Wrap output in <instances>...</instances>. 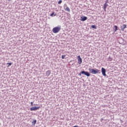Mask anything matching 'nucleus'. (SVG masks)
<instances>
[{
  "label": "nucleus",
  "instance_id": "7ed1b4c3",
  "mask_svg": "<svg viewBox=\"0 0 127 127\" xmlns=\"http://www.w3.org/2000/svg\"><path fill=\"white\" fill-rule=\"evenodd\" d=\"M81 73H82L83 75H85V76H87V77H90L91 75L90 74V73L89 72L85 71L84 70L81 71Z\"/></svg>",
  "mask_w": 127,
  "mask_h": 127
},
{
  "label": "nucleus",
  "instance_id": "b1692460",
  "mask_svg": "<svg viewBox=\"0 0 127 127\" xmlns=\"http://www.w3.org/2000/svg\"><path fill=\"white\" fill-rule=\"evenodd\" d=\"M107 8H105V7H103V9H104V11H106V9Z\"/></svg>",
  "mask_w": 127,
  "mask_h": 127
},
{
  "label": "nucleus",
  "instance_id": "412c9836",
  "mask_svg": "<svg viewBox=\"0 0 127 127\" xmlns=\"http://www.w3.org/2000/svg\"><path fill=\"white\" fill-rule=\"evenodd\" d=\"M108 2H109V0H106L105 3H108Z\"/></svg>",
  "mask_w": 127,
  "mask_h": 127
},
{
  "label": "nucleus",
  "instance_id": "423d86ee",
  "mask_svg": "<svg viewBox=\"0 0 127 127\" xmlns=\"http://www.w3.org/2000/svg\"><path fill=\"white\" fill-rule=\"evenodd\" d=\"M87 19H88V18L86 16H82L80 17V20L81 21H85V20H87Z\"/></svg>",
  "mask_w": 127,
  "mask_h": 127
},
{
  "label": "nucleus",
  "instance_id": "9b49d317",
  "mask_svg": "<svg viewBox=\"0 0 127 127\" xmlns=\"http://www.w3.org/2000/svg\"><path fill=\"white\" fill-rule=\"evenodd\" d=\"M36 120H35L33 122H32V126H35V125H36Z\"/></svg>",
  "mask_w": 127,
  "mask_h": 127
},
{
  "label": "nucleus",
  "instance_id": "f3484780",
  "mask_svg": "<svg viewBox=\"0 0 127 127\" xmlns=\"http://www.w3.org/2000/svg\"><path fill=\"white\" fill-rule=\"evenodd\" d=\"M65 57H66V55H63L62 56V59H65Z\"/></svg>",
  "mask_w": 127,
  "mask_h": 127
},
{
  "label": "nucleus",
  "instance_id": "1a4fd4ad",
  "mask_svg": "<svg viewBox=\"0 0 127 127\" xmlns=\"http://www.w3.org/2000/svg\"><path fill=\"white\" fill-rule=\"evenodd\" d=\"M50 74H51V71L49 70L47 71H46V74L47 77H49L50 75Z\"/></svg>",
  "mask_w": 127,
  "mask_h": 127
},
{
  "label": "nucleus",
  "instance_id": "4468645a",
  "mask_svg": "<svg viewBox=\"0 0 127 127\" xmlns=\"http://www.w3.org/2000/svg\"><path fill=\"white\" fill-rule=\"evenodd\" d=\"M92 28H94V29H97V26L95 25H93L91 26Z\"/></svg>",
  "mask_w": 127,
  "mask_h": 127
},
{
  "label": "nucleus",
  "instance_id": "39448f33",
  "mask_svg": "<svg viewBox=\"0 0 127 127\" xmlns=\"http://www.w3.org/2000/svg\"><path fill=\"white\" fill-rule=\"evenodd\" d=\"M101 71L102 75H103V76H107V74H106V69L105 68L102 67Z\"/></svg>",
  "mask_w": 127,
  "mask_h": 127
},
{
  "label": "nucleus",
  "instance_id": "5701e85b",
  "mask_svg": "<svg viewBox=\"0 0 127 127\" xmlns=\"http://www.w3.org/2000/svg\"><path fill=\"white\" fill-rule=\"evenodd\" d=\"M103 121H104V119L102 118V119H101L100 122H103Z\"/></svg>",
  "mask_w": 127,
  "mask_h": 127
},
{
  "label": "nucleus",
  "instance_id": "0eeeda50",
  "mask_svg": "<svg viewBox=\"0 0 127 127\" xmlns=\"http://www.w3.org/2000/svg\"><path fill=\"white\" fill-rule=\"evenodd\" d=\"M77 59L78 61V64H82V58H81V57H80V56H78L77 57Z\"/></svg>",
  "mask_w": 127,
  "mask_h": 127
},
{
  "label": "nucleus",
  "instance_id": "2eb2a0df",
  "mask_svg": "<svg viewBox=\"0 0 127 127\" xmlns=\"http://www.w3.org/2000/svg\"><path fill=\"white\" fill-rule=\"evenodd\" d=\"M54 13H55V12H53L51 15L50 16H53V15L54 16H56V14H54Z\"/></svg>",
  "mask_w": 127,
  "mask_h": 127
},
{
  "label": "nucleus",
  "instance_id": "9d476101",
  "mask_svg": "<svg viewBox=\"0 0 127 127\" xmlns=\"http://www.w3.org/2000/svg\"><path fill=\"white\" fill-rule=\"evenodd\" d=\"M64 8L65 9V10H66V11H68V12H70V8L69 7L66 6V8H65V6H64Z\"/></svg>",
  "mask_w": 127,
  "mask_h": 127
},
{
  "label": "nucleus",
  "instance_id": "aec40b11",
  "mask_svg": "<svg viewBox=\"0 0 127 127\" xmlns=\"http://www.w3.org/2000/svg\"><path fill=\"white\" fill-rule=\"evenodd\" d=\"M78 75L79 76H82V73H81V71L80 72Z\"/></svg>",
  "mask_w": 127,
  "mask_h": 127
},
{
  "label": "nucleus",
  "instance_id": "a211bd4d",
  "mask_svg": "<svg viewBox=\"0 0 127 127\" xmlns=\"http://www.w3.org/2000/svg\"><path fill=\"white\" fill-rule=\"evenodd\" d=\"M108 61H112L113 60V59L111 58V57H109L108 59Z\"/></svg>",
  "mask_w": 127,
  "mask_h": 127
},
{
  "label": "nucleus",
  "instance_id": "f257e3e1",
  "mask_svg": "<svg viewBox=\"0 0 127 127\" xmlns=\"http://www.w3.org/2000/svg\"><path fill=\"white\" fill-rule=\"evenodd\" d=\"M90 73H91V74H100L101 72H100V70H98V69L97 68H89V69Z\"/></svg>",
  "mask_w": 127,
  "mask_h": 127
},
{
  "label": "nucleus",
  "instance_id": "6e6552de",
  "mask_svg": "<svg viewBox=\"0 0 127 127\" xmlns=\"http://www.w3.org/2000/svg\"><path fill=\"white\" fill-rule=\"evenodd\" d=\"M121 30H122V31H124L125 29L127 28V25L124 24L123 25L121 26Z\"/></svg>",
  "mask_w": 127,
  "mask_h": 127
},
{
  "label": "nucleus",
  "instance_id": "6ab92c4d",
  "mask_svg": "<svg viewBox=\"0 0 127 127\" xmlns=\"http://www.w3.org/2000/svg\"><path fill=\"white\" fill-rule=\"evenodd\" d=\"M61 3H62V0H60L58 1V4H61Z\"/></svg>",
  "mask_w": 127,
  "mask_h": 127
},
{
  "label": "nucleus",
  "instance_id": "393cba45",
  "mask_svg": "<svg viewBox=\"0 0 127 127\" xmlns=\"http://www.w3.org/2000/svg\"><path fill=\"white\" fill-rule=\"evenodd\" d=\"M9 1L10 0H8Z\"/></svg>",
  "mask_w": 127,
  "mask_h": 127
},
{
  "label": "nucleus",
  "instance_id": "dca6fc26",
  "mask_svg": "<svg viewBox=\"0 0 127 127\" xmlns=\"http://www.w3.org/2000/svg\"><path fill=\"white\" fill-rule=\"evenodd\" d=\"M7 65V67H9V66H11V63H8L6 64Z\"/></svg>",
  "mask_w": 127,
  "mask_h": 127
},
{
  "label": "nucleus",
  "instance_id": "f03ea898",
  "mask_svg": "<svg viewBox=\"0 0 127 127\" xmlns=\"http://www.w3.org/2000/svg\"><path fill=\"white\" fill-rule=\"evenodd\" d=\"M60 30H61V26H59L53 29V32L54 33H58Z\"/></svg>",
  "mask_w": 127,
  "mask_h": 127
},
{
  "label": "nucleus",
  "instance_id": "4be33fe9",
  "mask_svg": "<svg viewBox=\"0 0 127 127\" xmlns=\"http://www.w3.org/2000/svg\"><path fill=\"white\" fill-rule=\"evenodd\" d=\"M31 105L32 106H33V102H31Z\"/></svg>",
  "mask_w": 127,
  "mask_h": 127
},
{
  "label": "nucleus",
  "instance_id": "20e7f679",
  "mask_svg": "<svg viewBox=\"0 0 127 127\" xmlns=\"http://www.w3.org/2000/svg\"><path fill=\"white\" fill-rule=\"evenodd\" d=\"M40 109V107H33L30 108V111H37V110H39Z\"/></svg>",
  "mask_w": 127,
  "mask_h": 127
},
{
  "label": "nucleus",
  "instance_id": "ddd939ff",
  "mask_svg": "<svg viewBox=\"0 0 127 127\" xmlns=\"http://www.w3.org/2000/svg\"><path fill=\"white\" fill-rule=\"evenodd\" d=\"M107 6H109V4H108V3H105L104 5V7H105V8H107Z\"/></svg>",
  "mask_w": 127,
  "mask_h": 127
},
{
  "label": "nucleus",
  "instance_id": "f8f14e48",
  "mask_svg": "<svg viewBox=\"0 0 127 127\" xmlns=\"http://www.w3.org/2000/svg\"><path fill=\"white\" fill-rule=\"evenodd\" d=\"M115 29L114 30V32H116L117 30H118V26L115 25L114 26Z\"/></svg>",
  "mask_w": 127,
  "mask_h": 127
}]
</instances>
